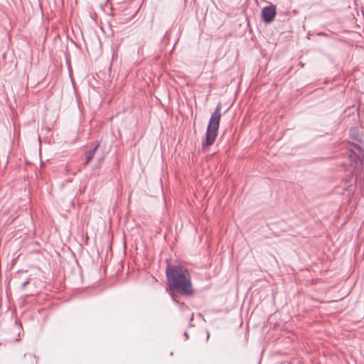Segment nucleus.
<instances>
[{
  "label": "nucleus",
  "mask_w": 364,
  "mask_h": 364,
  "mask_svg": "<svg viewBox=\"0 0 364 364\" xmlns=\"http://www.w3.org/2000/svg\"><path fill=\"white\" fill-rule=\"evenodd\" d=\"M36 357L32 353L25 354L18 361V364H36Z\"/></svg>",
  "instance_id": "obj_5"
},
{
  "label": "nucleus",
  "mask_w": 364,
  "mask_h": 364,
  "mask_svg": "<svg viewBox=\"0 0 364 364\" xmlns=\"http://www.w3.org/2000/svg\"><path fill=\"white\" fill-rule=\"evenodd\" d=\"M354 131H355V129H354ZM350 132H351L352 139H355L356 141L360 142L361 140L359 139L358 135L357 134H354L353 132V129H351Z\"/></svg>",
  "instance_id": "obj_8"
},
{
  "label": "nucleus",
  "mask_w": 364,
  "mask_h": 364,
  "mask_svg": "<svg viewBox=\"0 0 364 364\" xmlns=\"http://www.w3.org/2000/svg\"><path fill=\"white\" fill-rule=\"evenodd\" d=\"M276 14V6L274 5L265 6L262 11V21L266 23H270L274 21Z\"/></svg>",
  "instance_id": "obj_4"
},
{
  "label": "nucleus",
  "mask_w": 364,
  "mask_h": 364,
  "mask_svg": "<svg viewBox=\"0 0 364 364\" xmlns=\"http://www.w3.org/2000/svg\"><path fill=\"white\" fill-rule=\"evenodd\" d=\"M98 146H99V144H97L95 146V147L93 149H92L90 151L86 152L85 162V164H87L93 159Z\"/></svg>",
  "instance_id": "obj_6"
},
{
  "label": "nucleus",
  "mask_w": 364,
  "mask_h": 364,
  "mask_svg": "<svg viewBox=\"0 0 364 364\" xmlns=\"http://www.w3.org/2000/svg\"><path fill=\"white\" fill-rule=\"evenodd\" d=\"M167 291H177L181 296L192 297L195 294L192 278L188 269L181 265H168L166 269Z\"/></svg>",
  "instance_id": "obj_1"
},
{
  "label": "nucleus",
  "mask_w": 364,
  "mask_h": 364,
  "mask_svg": "<svg viewBox=\"0 0 364 364\" xmlns=\"http://www.w3.org/2000/svg\"><path fill=\"white\" fill-rule=\"evenodd\" d=\"M167 291L168 292L169 295L171 296L172 299L175 302L178 303V301L177 300V299H178L177 291Z\"/></svg>",
  "instance_id": "obj_7"
},
{
  "label": "nucleus",
  "mask_w": 364,
  "mask_h": 364,
  "mask_svg": "<svg viewBox=\"0 0 364 364\" xmlns=\"http://www.w3.org/2000/svg\"><path fill=\"white\" fill-rule=\"evenodd\" d=\"M143 50H144V47L141 46L140 48H139L138 53L143 52Z\"/></svg>",
  "instance_id": "obj_10"
},
{
  "label": "nucleus",
  "mask_w": 364,
  "mask_h": 364,
  "mask_svg": "<svg viewBox=\"0 0 364 364\" xmlns=\"http://www.w3.org/2000/svg\"><path fill=\"white\" fill-rule=\"evenodd\" d=\"M348 157L351 166L356 168L364 164V149L359 144H351L348 148Z\"/></svg>",
  "instance_id": "obj_3"
},
{
  "label": "nucleus",
  "mask_w": 364,
  "mask_h": 364,
  "mask_svg": "<svg viewBox=\"0 0 364 364\" xmlns=\"http://www.w3.org/2000/svg\"><path fill=\"white\" fill-rule=\"evenodd\" d=\"M30 282V278H28L26 280H25L21 284V289L23 290L25 287L29 284Z\"/></svg>",
  "instance_id": "obj_9"
},
{
  "label": "nucleus",
  "mask_w": 364,
  "mask_h": 364,
  "mask_svg": "<svg viewBox=\"0 0 364 364\" xmlns=\"http://www.w3.org/2000/svg\"><path fill=\"white\" fill-rule=\"evenodd\" d=\"M221 104L218 103L214 112L210 116L209 122L206 129L205 140L202 144L203 149L210 146L215 141L218 136V132L220 126L221 118Z\"/></svg>",
  "instance_id": "obj_2"
},
{
  "label": "nucleus",
  "mask_w": 364,
  "mask_h": 364,
  "mask_svg": "<svg viewBox=\"0 0 364 364\" xmlns=\"http://www.w3.org/2000/svg\"><path fill=\"white\" fill-rule=\"evenodd\" d=\"M184 336L186 337V339L187 340L188 338V334L187 332L184 333Z\"/></svg>",
  "instance_id": "obj_11"
}]
</instances>
